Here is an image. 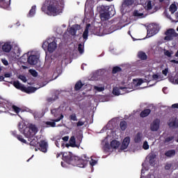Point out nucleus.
I'll use <instances>...</instances> for the list:
<instances>
[{
	"label": "nucleus",
	"mask_w": 178,
	"mask_h": 178,
	"mask_svg": "<svg viewBox=\"0 0 178 178\" xmlns=\"http://www.w3.org/2000/svg\"><path fill=\"white\" fill-rule=\"evenodd\" d=\"M64 8L63 0H45L41 10L49 16H58L63 12Z\"/></svg>",
	"instance_id": "obj_1"
},
{
	"label": "nucleus",
	"mask_w": 178,
	"mask_h": 178,
	"mask_svg": "<svg viewBox=\"0 0 178 178\" xmlns=\"http://www.w3.org/2000/svg\"><path fill=\"white\" fill-rule=\"evenodd\" d=\"M63 159L69 165H72V166L86 168L90 159L86 154L81 157H79L74 156L71 152H68L63 154Z\"/></svg>",
	"instance_id": "obj_2"
},
{
	"label": "nucleus",
	"mask_w": 178,
	"mask_h": 178,
	"mask_svg": "<svg viewBox=\"0 0 178 178\" xmlns=\"http://www.w3.org/2000/svg\"><path fill=\"white\" fill-rule=\"evenodd\" d=\"M100 13V19L101 20H109L111 17H113L115 16V8L111 6H102Z\"/></svg>",
	"instance_id": "obj_3"
},
{
	"label": "nucleus",
	"mask_w": 178,
	"mask_h": 178,
	"mask_svg": "<svg viewBox=\"0 0 178 178\" xmlns=\"http://www.w3.org/2000/svg\"><path fill=\"white\" fill-rule=\"evenodd\" d=\"M37 133H38V129L35 127V125L31 124L24 128L22 134H24L26 138H28V141H31Z\"/></svg>",
	"instance_id": "obj_4"
},
{
	"label": "nucleus",
	"mask_w": 178,
	"mask_h": 178,
	"mask_svg": "<svg viewBox=\"0 0 178 178\" xmlns=\"http://www.w3.org/2000/svg\"><path fill=\"white\" fill-rule=\"evenodd\" d=\"M42 48H43V49H47L50 54H52L55 49L58 48V45L55 41L49 42L46 40L43 42Z\"/></svg>",
	"instance_id": "obj_5"
},
{
	"label": "nucleus",
	"mask_w": 178,
	"mask_h": 178,
	"mask_svg": "<svg viewBox=\"0 0 178 178\" xmlns=\"http://www.w3.org/2000/svg\"><path fill=\"white\" fill-rule=\"evenodd\" d=\"M165 41H172L173 38L178 37V33L173 29H169L165 32Z\"/></svg>",
	"instance_id": "obj_6"
},
{
	"label": "nucleus",
	"mask_w": 178,
	"mask_h": 178,
	"mask_svg": "<svg viewBox=\"0 0 178 178\" xmlns=\"http://www.w3.org/2000/svg\"><path fill=\"white\" fill-rule=\"evenodd\" d=\"M27 58V62L29 65H37L38 63V56L37 55H31L29 56V54H24L22 56V59H24V58Z\"/></svg>",
	"instance_id": "obj_7"
},
{
	"label": "nucleus",
	"mask_w": 178,
	"mask_h": 178,
	"mask_svg": "<svg viewBox=\"0 0 178 178\" xmlns=\"http://www.w3.org/2000/svg\"><path fill=\"white\" fill-rule=\"evenodd\" d=\"M159 31V26L156 24H152L149 26L147 29V33L152 34V35H155V34H158Z\"/></svg>",
	"instance_id": "obj_8"
},
{
	"label": "nucleus",
	"mask_w": 178,
	"mask_h": 178,
	"mask_svg": "<svg viewBox=\"0 0 178 178\" xmlns=\"http://www.w3.org/2000/svg\"><path fill=\"white\" fill-rule=\"evenodd\" d=\"M127 92V88L126 87H115L113 89V94L114 95H122V94H126Z\"/></svg>",
	"instance_id": "obj_9"
},
{
	"label": "nucleus",
	"mask_w": 178,
	"mask_h": 178,
	"mask_svg": "<svg viewBox=\"0 0 178 178\" xmlns=\"http://www.w3.org/2000/svg\"><path fill=\"white\" fill-rule=\"evenodd\" d=\"M161 121L159 119H155L152 123L150 124V130L152 131H158L159 130V124Z\"/></svg>",
	"instance_id": "obj_10"
},
{
	"label": "nucleus",
	"mask_w": 178,
	"mask_h": 178,
	"mask_svg": "<svg viewBox=\"0 0 178 178\" xmlns=\"http://www.w3.org/2000/svg\"><path fill=\"white\" fill-rule=\"evenodd\" d=\"M39 149L42 152H47L48 151V143H47L45 140H41L39 143Z\"/></svg>",
	"instance_id": "obj_11"
},
{
	"label": "nucleus",
	"mask_w": 178,
	"mask_h": 178,
	"mask_svg": "<svg viewBox=\"0 0 178 178\" xmlns=\"http://www.w3.org/2000/svg\"><path fill=\"white\" fill-rule=\"evenodd\" d=\"M129 144H130V137L127 136L124 138L122 143L121 145V149L124 150L127 149V147H129Z\"/></svg>",
	"instance_id": "obj_12"
},
{
	"label": "nucleus",
	"mask_w": 178,
	"mask_h": 178,
	"mask_svg": "<svg viewBox=\"0 0 178 178\" xmlns=\"http://www.w3.org/2000/svg\"><path fill=\"white\" fill-rule=\"evenodd\" d=\"M37 91V88L35 87H26L24 86V88H22V92H26V94H31L33 92H35Z\"/></svg>",
	"instance_id": "obj_13"
},
{
	"label": "nucleus",
	"mask_w": 178,
	"mask_h": 178,
	"mask_svg": "<svg viewBox=\"0 0 178 178\" xmlns=\"http://www.w3.org/2000/svg\"><path fill=\"white\" fill-rule=\"evenodd\" d=\"M135 0H124L122 4V9L124 10V8H127L129 6H131L133 3H134Z\"/></svg>",
	"instance_id": "obj_14"
},
{
	"label": "nucleus",
	"mask_w": 178,
	"mask_h": 178,
	"mask_svg": "<svg viewBox=\"0 0 178 178\" xmlns=\"http://www.w3.org/2000/svg\"><path fill=\"white\" fill-rule=\"evenodd\" d=\"M156 159V154L155 153H151L149 155V163L151 165H155V159Z\"/></svg>",
	"instance_id": "obj_15"
},
{
	"label": "nucleus",
	"mask_w": 178,
	"mask_h": 178,
	"mask_svg": "<svg viewBox=\"0 0 178 178\" xmlns=\"http://www.w3.org/2000/svg\"><path fill=\"white\" fill-rule=\"evenodd\" d=\"M91 27L90 24H88L86 26L85 31L83 33V40H88V30H90V28Z\"/></svg>",
	"instance_id": "obj_16"
},
{
	"label": "nucleus",
	"mask_w": 178,
	"mask_h": 178,
	"mask_svg": "<svg viewBox=\"0 0 178 178\" xmlns=\"http://www.w3.org/2000/svg\"><path fill=\"white\" fill-rule=\"evenodd\" d=\"M150 113H151V109L146 108L140 112V118H147V116H149Z\"/></svg>",
	"instance_id": "obj_17"
},
{
	"label": "nucleus",
	"mask_w": 178,
	"mask_h": 178,
	"mask_svg": "<svg viewBox=\"0 0 178 178\" xmlns=\"http://www.w3.org/2000/svg\"><path fill=\"white\" fill-rule=\"evenodd\" d=\"M2 49L3 52H10V51L12 50V45H10V44L9 43H5L2 46Z\"/></svg>",
	"instance_id": "obj_18"
},
{
	"label": "nucleus",
	"mask_w": 178,
	"mask_h": 178,
	"mask_svg": "<svg viewBox=\"0 0 178 178\" xmlns=\"http://www.w3.org/2000/svg\"><path fill=\"white\" fill-rule=\"evenodd\" d=\"M0 5L4 8H9L10 6V0H0Z\"/></svg>",
	"instance_id": "obj_19"
},
{
	"label": "nucleus",
	"mask_w": 178,
	"mask_h": 178,
	"mask_svg": "<svg viewBox=\"0 0 178 178\" xmlns=\"http://www.w3.org/2000/svg\"><path fill=\"white\" fill-rule=\"evenodd\" d=\"M13 86L17 88V90H20L21 91H23V88L24 87V85L20 83L19 81H15L13 82Z\"/></svg>",
	"instance_id": "obj_20"
},
{
	"label": "nucleus",
	"mask_w": 178,
	"mask_h": 178,
	"mask_svg": "<svg viewBox=\"0 0 178 178\" xmlns=\"http://www.w3.org/2000/svg\"><path fill=\"white\" fill-rule=\"evenodd\" d=\"M170 127H173L174 129H177L178 127V120L177 118L174 119L172 121L168 123Z\"/></svg>",
	"instance_id": "obj_21"
},
{
	"label": "nucleus",
	"mask_w": 178,
	"mask_h": 178,
	"mask_svg": "<svg viewBox=\"0 0 178 178\" xmlns=\"http://www.w3.org/2000/svg\"><path fill=\"white\" fill-rule=\"evenodd\" d=\"M169 81L172 84H178V74H176L175 76H171L169 77Z\"/></svg>",
	"instance_id": "obj_22"
},
{
	"label": "nucleus",
	"mask_w": 178,
	"mask_h": 178,
	"mask_svg": "<svg viewBox=\"0 0 178 178\" xmlns=\"http://www.w3.org/2000/svg\"><path fill=\"white\" fill-rule=\"evenodd\" d=\"M138 58H139V59H140L141 60H147V58H148V56H147L145 52L139 51L138 54Z\"/></svg>",
	"instance_id": "obj_23"
},
{
	"label": "nucleus",
	"mask_w": 178,
	"mask_h": 178,
	"mask_svg": "<svg viewBox=\"0 0 178 178\" xmlns=\"http://www.w3.org/2000/svg\"><path fill=\"white\" fill-rule=\"evenodd\" d=\"M120 145V142L114 140L111 142V148H113L114 149H116V148H119V146Z\"/></svg>",
	"instance_id": "obj_24"
},
{
	"label": "nucleus",
	"mask_w": 178,
	"mask_h": 178,
	"mask_svg": "<svg viewBox=\"0 0 178 178\" xmlns=\"http://www.w3.org/2000/svg\"><path fill=\"white\" fill-rule=\"evenodd\" d=\"M165 155L168 158H172V156H175L176 155V151L175 149L168 150L165 152Z\"/></svg>",
	"instance_id": "obj_25"
},
{
	"label": "nucleus",
	"mask_w": 178,
	"mask_h": 178,
	"mask_svg": "<svg viewBox=\"0 0 178 178\" xmlns=\"http://www.w3.org/2000/svg\"><path fill=\"white\" fill-rule=\"evenodd\" d=\"M69 143H70V147L72 148L77 147V145H76V138L74 136H71Z\"/></svg>",
	"instance_id": "obj_26"
},
{
	"label": "nucleus",
	"mask_w": 178,
	"mask_h": 178,
	"mask_svg": "<svg viewBox=\"0 0 178 178\" xmlns=\"http://www.w3.org/2000/svg\"><path fill=\"white\" fill-rule=\"evenodd\" d=\"M83 86H84V84H83V83H81V81H78L74 86V90L75 91H79L81 89V88L83 87Z\"/></svg>",
	"instance_id": "obj_27"
},
{
	"label": "nucleus",
	"mask_w": 178,
	"mask_h": 178,
	"mask_svg": "<svg viewBox=\"0 0 178 178\" xmlns=\"http://www.w3.org/2000/svg\"><path fill=\"white\" fill-rule=\"evenodd\" d=\"M169 10L171 14L173 15L176 12V10H177V6H176V3H172L170 6Z\"/></svg>",
	"instance_id": "obj_28"
},
{
	"label": "nucleus",
	"mask_w": 178,
	"mask_h": 178,
	"mask_svg": "<svg viewBox=\"0 0 178 178\" xmlns=\"http://www.w3.org/2000/svg\"><path fill=\"white\" fill-rule=\"evenodd\" d=\"M37 8V6H33L31 7V9L29 10V13L28 14V17H33L34 15H35V9Z\"/></svg>",
	"instance_id": "obj_29"
},
{
	"label": "nucleus",
	"mask_w": 178,
	"mask_h": 178,
	"mask_svg": "<svg viewBox=\"0 0 178 178\" xmlns=\"http://www.w3.org/2000/svg\"><path fill=\"white\" fill-rule=\"evenodd\" d=\"M173 140H175V136H165L163 143L164 144H169V143H170V141H173Z\"/></svg>",
	"instance_id": "obj_30"
},
{
	"label": "nucleus",
	"mask_w": 178,
	"mask_h": 178,
	"mask_svg": "<svg viewBox=\"0 0 178 178\" xmlns=\"http://www.w3.org/2000/svg\"><path fill=\"white\" fill-rule=\"evenodd\" d=\"M120 127L122 131H124L127 129V122L126 121H121L120 123Z\"/></svg>",
	"instance_id": "obj_31"
},
{
	"label": "nucleus",
	"mask_w": 178,
	"mask_h": 178,
	"mask_svg": "<svg viewBox=\"0 0 178 178\" xmlns=\"http://www.w3.org/2000/svg\"><path fill=\"white\" fill-rule=\"evenodd\" d=\"M141 138H143V136H141V133L138 132L134 138V142L136 143H140Z\"/></svg>",
	"instance_id": "obj_32"
},
{
	"label": "nucleus",
	"mask_w": 178,
	"mask_h": 178,
	"mask_svg": "<svg viewBox=\"0 0 178 178\" xmlns=\"http://www.w3.org/2000/svg\"><path fill=\"white\" fill-rule=\"evenodd\" d=\"M29 141L30 143H28V145L29 144V145H31L32 147H35V145H38V141L34 137L31 140Z\"/></svg>",
	"instance_id": "obj_33"
},
{
	"label": "nucleus",
	"mask_w": 178,
	"mask_h": 178,
	"mask_svg": "<svg viewBox=\"0 0 178 178\" xmlns=\"http://www.w3.org/2000/svg\"><path fill=\"white\" fill-rule=\"evenodd\" d=\"M122 71V68L118 66H115L113 67L112 73L113 74H116V73H119V72Z\"/></svg>",
	"instance_id": "obj_34"
},
{
	"label": "nucleus",
	"mask_w": 178,
	"mask_h": 178,
	"mask_svg": "<svg viewBox=\"0 0 178 178\" xmlns=\"http://www.w3.org/2000/svg\"><path fill=\"white\" fill-rule=\"evenodd\" d=\"M12 108H13V111H14V112L17 113V115H19V113H20V111H22V108H20L19 107H17L15 105H13Z\"/></svg>",
	"instance_id": "obj_35"
},
{
	"label": "nucleus",
	"mask_w": 178,
	"mask_h": 178,
	"mask_svg": "<svg viewBox=\"0 0 178 178\" xmlns=\"http://www.w3.org/2000/svg\"><path fill=\"white\" fill-rule=\"evenodd\" d=\"M17 138L19 141H20L21 143H23L24 144H29L27 140H26L24 138H23V136H22V135H18Z\"/></svg>",
	"instance_id": "obj_36"
},
{
	"label": "nucleus",
	"mask_w": 178,
	"mask_h": 178,
	"mask_svg": "<svg viewBox=\"0 0 178 178\" xmlns=\"http://www.w3.org/2000/svg\"><path fill=\"white\" fill-rule=\"evenodd\" d=\"M78 51L81 54H84V44H82L81 43L79 44Z\"/></svg>",
	"instance_id": "obj_37"
},
{
	"label": "nucleus",
	"mask_w": 178,
	"mask_h": 178,
	"mask_svg": "<svg viewBox=\"0 0 178 178\" xmlns=\"http://www.w3.org/2000/svg\"><path fill=\"white\" fill-rule=\"evenodd\" d=\"M134 16H136V17H140L141 16H144V13H140L138 10H135L133 13Z\"/></svg>",
	"instance_id": "obj_38"
},
{
	"label": "nucleus",
	"mask_w": 178,
	"mask_h": 178,
	"mask_svg": "<svg viewBox=\"0 0 178 178\" xmlns=\"http://www.w3.org/2000/svg\"><path fill=\"white\" fill-rule=\"evenodd\" d=\"M45 124H47V126H48V127H56V123H55V122H49L47 121L45 122Z\"/></svg>",
	"instance_id": "obj_39"
},
{
	"label": "nucleus",
	"mask_w": 178,
	"mask_h": 178,
	"mask_svg": "<svg viewBox=\"0 0 178 178\" xmlns=\"http://www.w3.org/2000/svg\"><path fill=\"white\" fill-rule=\"evenodd\" d=\"M58 95H55L54 97H49L47 99V102H54V101H56V99H58Z\"/></svg>",
	"instance_id": "obj_40"
},
{
	"label": "nucleus",
	"mask_w": 178,
	"mask_h": 178,
	"mask_svg": "<svg viewBox=\"0 0 178 178\" xmlns=\"http://www.w3.org/2000/svg\"><path fill=\"white\" fill-rule=\"evenodd\" d=\"M70 120H73V122H77V116L76 113H73L70 115Z\"/></svg>",
	"instance_id": "obj_41"
},
{
	"label": "nucleus",
	"mask_w": 178,
	"mask_h": 178,
	"mask_svg": "<svg viewBox=\"0 0 178 178\" xmlns=\"http://www.w3.org/2000/svg\"><path fill=\"white\" fill-rule=\"evenodd\" d=\"M24 127H26V125L19 124L18 125L19 131H20V133H23L24 131Z\"/></svg>",
	"instance_id": "obj_42"
},
{
	"label": "nucleus",
	"mask_w": 178,
	"mask_h": 178,
	"mask_svg": "<svg viewBox=\"0 0 178 178\" xmlns=\"http://www.w3.org/2000/svg\"><path fill=\"white\" fill-rule=\"evenodd\" d=\"M29 73L33 76V77H37L38 76V72L35 71V70H30Z\"/></svg>",
	"instance_id": "obj_43"
},
{
	"label": "nucleus",
	"mask_w": 178,
	"mask_h": 178,
	"mask_svg": "<svg viewBox=\"0 0 178 178\" xmlns=\"http://www.w3.org/2000/svg\"><path fill=\"white\" fill-rule=\"evenodd\" d=\"M76 33H77V30H76V29L73 27L70 29V33L71 35H76Z\"/></svg>",
	"instance_id": "obj_44"
},
{
	"label": "nucleus",
	"mask_w": 178,
	"mask_h": 178,
	"mask_svg": "<svg viewBox=\"0 0 178 178\" xmlns=\"http://www.w3.org/2000/svg\"><path fill=\"white\" fill-rule=\"evenodd\" d=\"M146 9L147 10H151V9H152V3L151 2V1H149L147 2Z\"/></svg>",
	"instance_id": "obj_45"
},
{
	"label": "nucleus",
	"mask_w": 178,
	"mask_h": 178,
	"mask_svg": "<svg viewBox=\"0 0 178 178\" xmlns=\"http://www.w3.org/2000/svg\"><path fill=\"white\" fill-rule=\"evenodd\" d=\"M172 54L169 50H164V55L168 56V58H172Z\"/></svg>",
	"instance_id": "obj_46"
},
{
	"label": "nucleus",
	"mask_w": 178,
	"mask_h": 178,
	"mask_svg": "<svg viewBox=\"0 0 178 178\" xmlns=\"http://www.w3.org/2000/svg\"><path fill=\"white\" fill-rule=\"evenodd\" d=\"M15 51H16L17 56H19L20 54H22V49H20V47H15Z\"/></svg>",
	"instance_id": "obj_47"
},
{
	"label": "nucleus",
	"mask_w": 178,
	"mask_h": 178,
	"mask_svg": "<svg viewBox=\"0 0 178 178\" xmlns=\"http://www.w3.org/2000/svg\"><path fill=\"white\" fill-rule=\"evenodd\" d=\"M89 163L91 166H95V165L98 163V161L91 159V161H89Z\"/></svg>",
	"instance_id": "obj_48"
},
{
	"label": "nucleus",
	"mask_w": 178,
	"mask_h": 178,
	"mask_svg": "<svg viewBox=\"0 0 178 178\" xmlns=\"http://www.w3.org/2000/svg\"><path fill=\"white\" fill-rule=\"evenodd\" d=\"M19 80H22V81H23L24 83L27 82V79L26 78V76L24 75H19Z\"/></svg>",
	"instance_id": "obj_49"
},
{
	"label": "nucleus",
	"mask_w": 178,
	"mask_h": 178,
	"mask_svg": "<svg viewBox=\"0 0 178 178\" xmlns=\"http://www.w3.org/2000/svg\"><path fill=\"white\" fill-rule=\"evenodd\" d=\"M143 149H149V145H148V143L147 141H145L143 146Z\"/></svg>",
	"instance_id": "obj_50"
},
{
	"label": "nucleus",
	"mask_w": 178,
	"mask_h": 178,
	"mask_svg": "<svg viewBox=\"0 0 178 178\" xmlns=\"http://www.w3.org/2000/svg\"><path fill=\"white\" fill-rule=\"evenodd\" d=\"M143 83H144V80H143V79H139L136 81V86H141V84H143Z\"/></svg>",
	"instance_id": "obj_51"
},
{
	"label": "nucleus",
	"mask_w": 178,
	"mask_h": 178,
	"mask_svg": "<svg viewBox=\"0 0 178 178\" xmlns=\"http://www.w3.org/2000/svg\"><path fill=\"white\" fill-rule=\"evenodd\" d=\"M162 73L163 75L168 76V73H169V68L166 67L165 70H163Z\"/></svg>",
	"instance_id": "obj_52"
},
{
	"label": "nucleus",
	"mask_w": 178,
	"mask_h": 178,
	"mask_svg": "<svg viewBox=\"0 0 178 178\" xmlns=\"http://www.w3.org/2000/svg\"><path fill=\"white\" fill-rule=\"evenodd\" d=\"M63 115H60V116L59 118H58L57 119L53 120V122H60V120H62V119L63 118Z\"/></svg>",
	"instance_id": "obj_53"
},
{
	"label": "nucleus",
	"mask_w": 178,
	"mask_h": 178,
	"mask_svg": "<svg viewBox=\"0 0 178 178\" xmlns=\"http://www.w3.org/2000/svg\"><path fill=\"white\" fill-rule=\"evenodd\" d=\"M10 134L12 136H13V137H15V138H17V136H19V134H17V131H11Z\"/></svg>",
	"instance_id": "obj_54"
},
{
	"label": "nucleus",
	"mask_w": 178,
	"mask_h": 178,
	"mask_svg": "<svg viewBox=\"0 0 178 178\" xmlns=\"http://www.w3.org/2000/svg\"><path fill=\"white\" fill-rule=\"evenodd\" d=\"M95 90H97V91L101 92V91H104V88L95 86Z\"/></svg>",
	"instance_id": "obj_55"
},
{
	"label": "nucleus",
	"mask_w": 178,
	"mask_h": 178,
	"mask_svg": "<svg viewBox=\"0 0 178 178\" xmlns=\"http://www.w3.org/2000/svg\"><path fill=\"white\" fill-rule=\"evenodd\" d=\"M76 126H77V127H80L81 126H84V122H83V121H79V122L76 123Z\"/></svg>",
	"instance_id": "obj_56"
},
{
	"label": "nucleus",
	"mask_w": 178,
	"mask_h": 178,
	"mask_svg": "<svg viewBox=\"0 0 178 178\" xmlns=\"http://www.w3.org/2000/svg\"><path fill=\"white\" fill-rule=\"evenodd\" d=\"M51 114L52 115H54V116H55V118H56V112H57V110H56V108H54V109H52L51 111Z\"/></svg>",
	"instance_id": "obj_57"
},
{
	"label": "nucleus",
	"mask_w": 178,
	"mask_h": 178,
	"mask_svg": "<svg viewBox=\"0 0 178 178\" xmlns=\"http://www.w3.org/2000/svg\"><path fill=\"white\" fill-rule=\"evenodd\" d=\"M171 168H172V164H167V165L165 166V170H170Z\"/></svg>",
	"instance_id": "obj_58"
},
{
	"label": "nucleus",
	"mask_w": 178,
	"mask_h": 178,
	"mask_svg": "<svg viewBox=\"0 0 178 178\" xmlns=\"http://www.w3.org/2000/svg\"><path fill=\"white\" fill-rule=\"evenodd\" d=\"M171 108H172V109H178V103L172 104Z\"/></svg>",
	"instance_id": "obj_59"
},
{
	"label": "nucleus",
	"mask_w": 178,
	"mask_h": 178,
	"mask_svg": "<svg viewBox=\"0 0 178 178\" xmlns=\"http://www.w3.org/2000/svg\"><path fill=\"white\" fill-rule=\"evenodd\" d=\"M2 63L5 65V66H8V65H9V63L8 62V60H5V59H2Z\"/></svg>",
	"instance_id": "obj_60"
},
{
	"label": "nucleus",
	"mask_w": 178,
	"mask_h": 178,
	"mask_svg": "<svg viewBox=\"0 0 178 178\" xmlns=\"http://www.w3.org/2000/svg\"><path fill=\"white\" fill-rule=\"evenodd\" d=\"M159 76H158V74H154L152 75V79H154V80H156L157 79H159Z\"/></svg>",
	"instance_id": "obj_61"
},
{
	"label": "nucleus",
	"mask_w": 178,
	"mask_h": 178,
	"mask_svg": "<svg viewBox=\"0 0 178 178\" xmlns=\"http://www.w3.org/2000/svg\"><path fill=\"white\" fill-rule=\"evenodd\" d=\"M63 140L64 141H69V136H67L63 137Z\"/></svg>",
	"instance_id": "obj_62"
},
{
	"label": "nucleus",
	"mask_w": 178,
	"mask_h": 178,
	"mask_svg": "<svg viewBox=\"0 0 178 178\" xmlns=\"http://www.w3.org/2000/svg\"><path fill=\"white\" fill-rule=\"evenodd\" d=\"M4 77H6V78H9L10 77V73H6L4 74Z\"/></svg>",
	"instance_id": "obj_63"
},
{
	"label": "nucleus",
	"mask_w": 178,
	"mask_h": 178,
	"mask_svg": "<svg viewBox=\"0 0 178 178\" xmlns=\"http://www.w3.org/2000/svg\"><path fill=\"white\" fill-rule=\"evenodd\" d=\"M171 62H172V63H177L178 64V60H172Z\"/></svg>",
	"instance_id": "obj_64"
}]
</instances>
